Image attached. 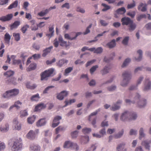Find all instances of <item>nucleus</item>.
Instances as JSON below:
<instances>
[{"label": "nucleus", "mask_w": 151, "mask_h": 151, "mask_svg": "<svg viewBox=\"0 0 151 151\" xmlns=\"http://www.w3.org/2000/svg\"><path fill=\"white\" fill-rule=\"evenodd\" d=\"M139 138L140 139H141L142 138L144 137L145 136V134L143 133V130L142 128H141L139 131Z\"/></svg>", "instance_id": "obj_53"}, {"label": "nucleus", "mask_w": 151, "mask_h": 151, "mask_svg": "<svg viewBox=\"0 0 151 151\" xmlns=\"http://www.w3.org/2000/svg\"><path fill=\"white\" fill-rule=\"evenodd\" d=\"M49 31L50 32H51V33L50 34H47V36H48V37H52L53 35V33L54 32V27H53V26L52 27H49Z\"/></svg>", "instance_id": "obj_44"}, {"label": "nucleus", "mask_w": 151, "mask_h": 151, "mask_svg": "<svg viewBox=\"0 0 151 151\" xmlns=\"http://www.w3.org/2000/svg\"><path fill=\"white\" fill-rule=\"evenodd\" d=\"M135 6V1H133V3L132 4H128L127 5V7L128 9H130L133 8Z\"/></svg>", "instance_id": "obj_61"}, {"label": "nucleus", "mask_w": 151, "mask_h": 151, "mask_svg": "<svg viewBox=\"0 0 151 151\" xmlns=\"http://www.w3.org/2000/svg\"><path fill=\"white\" fill-rule=\"evenodd\" d=\"M145 27L147 30H151V22L146 24L145 26Z\"/></svg>", "instance_id": "obj_63"}, {"label": "nucleus", "mask_w": 151, "mask_h": 151, "mask_svg": "<svg viewBox=\"0 0 151 151\" xmlns=\"http://www.w3.org/2000/svg\"><path fill=\"white\" fill-rule=\"evenodd\" d=\"M58 40L60 43V45L61 46L67 48L69 45V44H67L66 42L63 40V38L61 36L59 37Z\"/></svg>", "instance_id": "obj_15"}, {"label": "nucleus", "mask_w": 151, "mask_h": 151, "mask_svg": "<svg viewBox=\"0 0 151 151\" xmlns=\"http://www.w3.org/2000/svg\"><path fill=\"white\" fill-rule=\"evenodd\" d=\"M109 69L108 67H105V68L101 71V73L103 75L109 72Z\"/></svg>", "instance_id": "obj_42"}, {"label": "nucleus", "mask_w": 151, "mask_h": 151, "mask_svg": "<svg viewBox=\"0 0 151 151\" xmlns=\"http://www.w3.org/2000/svg\"><path fill=\"white\" fill-rule=\"evenodd\" d=\"M29 26L27 24L24 25L21 29V30L23 33H25L29 28Z\"/></svg>", "instance_id": "obj_41"}, {"label": "nucleus", "mask_w": 151, "mask_h": 151, "mask_svg": "<svg viewBox=\"0 0 151 151\" xmlns=\"http://www.w3.org/2000/svg\"><path fill=\"white\" fill-rule=\"evenodd\" d=\"M124 133V131L123 130H122L119 133L115 135L114 137L115 138H118L120 137Z\"/></svg>", "instance_id": "obj_54"}, {"label": "nucleus", "mask_w": 151, "mask_h": 151, "mask_svg": "<svg viewBox=\"0 0 151 151\" xmlns=\"http://www.w3.org/2000/svg\"><path fill=\"white\" fill-rule=\"evenodd\" d=\"M130 61L131 59L130 58H127L124 61L122 66H126L128 65L129 63L130 62Z\"/></svg>", "instance_id": "obj_51"}, {"label": "nucleus", "mask_w": 151, "mask_h": 151, "mask_svg": "<svg viewBox=\"0 0 151 151\" xmlns=\"http://www.w3.org/2000/svg\"><path fill=\"white\" fill-rule=\"evenodd\" d=\"M19 90L16 89H13L6 91L2 95V96L4 98H9L12 96H15L19 93Z\"/></svg>", "instance_id": "obj_4"}, {"label": "nucleus", "mask_w": 151, "mask_h": 151, "mask_svg": "<svg viewBox=\"0 0 151 151\" xmlns=\"http://www.w3.org/2000/svg\"><path fill=\"white\" fill-rule=\"evenodd\" d=\"M111 56H112L110 58L108 59L107 58L105 57L104 58V62L106 63L109 62V60H112L113 59L114 57L115 56V55L114 52H113L111 54Z\"/></svg>", "instance_id": "obj_36"}, {"label": "nucleus", "mask_w": 151, "mask_h": 151, "mask_svg": "<svg viewBox=\"0 0 151 151\" xmlns=\"http://www.w3.org/2000/svg\"><path fill=\"white\" fill-rule=\"evenodd\" d=\"M136 27V24L134 23L133 21H132V22L128 25L129 30L130 32H132L134 30Z\"/></svg>", "instance_id": "obj_24"}, {"label": "nucleus", "mask_w": 151, "mask_h": 151, "mask_svg": "<svg viewBox=\"0 0 151 151\" xmlns=\"http://www.w3.org/2000/svg\"><path fill=\"white\" fill-rule=\"evenodd\" d=\"M62 117L59 116H56L54 118L52 124V127L54 128L58 126L60 123L59 120L61 119Z\"/></svg>", "instance_id": "obj_9"}, {"label": "nucleus", "mask_w": 151, "mask_h": 151, "mask_svg": "<svg viewBox=\"0 0 151 151\" xmlns=\"http://www.w3.org/2000/svg\"><path fill=\"white\" fill-rule=\"evenodd\" d=\"M13 17L12 14H9L6 15V16H3L0 17V21L2 22H5L9 21L12 19Z\"/></svg>", "instance_id": "obj_8"}, {"label": "nucleus", "mask_w": 151, "mask_h": 151, "mask_svg": "<svg viewBox=\"0 0 151 151\" xmlns=\"http://www.w3.org/2000/svg\"><path fill=\"white\" fill-rule=\"evenodd\" d=\"M146 16L145 14H141L137 18V20L138 21H139L142 18H146Z\"/></svg>", "instance_id": "obj_62"}, {"label": "nucleus", "mask_w": 151, "mask_h": 151, "mask_svg": "<svg viewBox=\"0 0 151 151\" xmlns=\"http://www.w3.org/2000/svg\"><path fill=\"white\" fill-rule=\"evenodd\" d=\"M92 25V24H91L88 27H87L85 32L83 33V34L84 35H86L90 32V30L89 29L91 27Z\"/></svg>", "instance_id": "obj_56"}, {"label": "nucleus", "mask_w": 151, "mask_h": 151, "mask_svg": "<svg viewBox=\"0 0 151 151\" xmlns=\"http://www.w3.org/2000/svg\"><path fill=\"white\" fill-rule=\"evenodd\" d=\"M151 83L148 79H146L145 81L144 86L145 88L144 89V91L150 89L151 87Z\"/></svg>", "instance_id": "obj_17"}, {"label": "nucleus", "mask_w": 151, "mask_h": 151, "mask_svg": "<svg viewBox=\"0 0 151 151\" xmlns=\"http://www.w3.org/2000/svg\"><path fill=\"white\" fill-rule=\"evenodd\" d=\"M144 5V4L142 3H141L139 4V6H138V10H139L141 8L142 6V8L141 9V11L142 12H144L146 11L147 10V5L146 4H145V5L143 6Z\"/></svg>", "instance_id": "obj_28"}, {"label": "nucleus", "mask_w": 151, "mask_h": 151, "mask_svg": "<svg viewBox=\"0 0 151 151\" xmlns=\"http://www.w3.org/2000/svg\"><path fill=\"white\" fill-rule=\"evenodd\" d=\"M73 70V68L71 67H69L68 68L66 69L65 70V75L66 76V74H68L70 72Z\"/></svg>", "instance_id": "obj_64"}, {"label": "nucleus", "mask_w": 151, "mask_h": 151, "mask_svg": "<svg viewBox=\"0 0 151 151\" xmlns=\"http://www.w3.org/2000/svg\"><path fill=\"white\" fill-rule=\"evenodd\" d=\"M82 140H81L82 143L85 144L89 141V137L88 136H86L82 137Z\"/></svg>", "instance_id": "obj_39"}, {"label": "nucleus", "mask_w": 151, "mask_h": 151, "mask_svg": "<svg viewBox=\"0 0 151 151\" xmlns=\"http://www.w3.org/2000/svg\"><path fill=\"white\" fill-rule=\"evenodd\" d=\"M22 146V144L21 139L19 138L15 139L13 141L11 150L12 151H18L21 150Z\"/></svg>", "instance_id": "obj_2"}, {"label": "nucleus", "mask_w": 151, "mask_h": 151, "mask_svg": "<svg viewBox=\"0 0 151 151\" xmlns=\"http://www.w3.org/2000/svg\"><path fill=\"white\" fill-rule=\"evenodd\" d=\"M54 69L53 68H51L47 70H46L41 74V80H47L48 78L52 76Z\"/></svg>", "instance_id": "obj_3"}, {"label": "nucleus", "mask_w": 151, "mask_h": 151, "mask_svg": "<svg viewBox=\"0 0 151 151\" xmlns=\"http://www.w3.org/2000/svg\"><path fill=\"white\" fill-rule=\"evenodd\" d=\"M123 80L121 83V85L123 86L127 85L129 81L131 79V76L130 73L128 71H125L122 74Z\"/></svg>", "instance_id": "obj_5"}, {"label": "nucleus", "mask_w": 151, "mask_h": 151, "mask_svg": "<svg viewBox=\"0 0 151 151\" xmlns=\"http://www.w3.org/2000/svg\"><path fill=\"white\" fill-rule=\"evenodd\" d=\"M36 134L35 131L30 130L26 135V137L29 139L33 140L36 137Z\"/></svg>", "instance_id": "obj_12"}, {"label": "nucleus", "mask_w": 151, "mask_h": 151, "mask_svg": "<svg viewBox=\"0 0 151 151\" xmlns=\"http://www.w3.org/2000/svg\"><path fill=\"white\" fill-rule=\"evenodd\" d=\"M40 149V147L38 145L32 144L30 147V150L31 151H39Z\"/></svg>", "instance_id": "obj_18"}, {"label": "nucleus", "mask_w": 151, "mask_h": 151, "mask_svg": "<svg viewBox=\"0 0 151 151\" xmlns=\"http://www.w3.org/2000/svg\"><path fill=\"white\" fill-rule=\"evenodd\" d=\"M13 124L15 129L19 130L21 129V125L19 123L17 119L15 118L14 119Z\"/></svg>", "instance_id": "obj_13"}, {"label": "nucleus", "mask_w": 151, "mask_h": 151, "mask_svg": "<svg viewBox=\"0 0 151 151\" xmlns=\"http://www.w3.org/2000/svg\"><path fill=\"white\" fill-rule=\"evenodd\" d=\"M124 144H121L116 147L117 151H126V149L124 148Z\"/></svg>", "instance_id": "obj_25"}, {"label": "nucleus", "mask_w": 151, "mask_h": 151, "mask_svg": "<svg viewBox=\"0 0 151 151\" xmlns=\"http://www.w3.org/2000/svg\"><path fill=\"white\" fill-rule=\"evenodd\" d=\"M14 73V72L11 70L7 71L6 72L4 73V75L6 76V77H8L6 80V83L8 84L10 83H12L14 85L16 84L15 82L16 80L14 78H12L11 79L10 78H9L13 75Z\"/></svg>", "instance_id": "obj_6"}, {"label": "nucleus", "mask_w": 151, "mask_h": 151, "mask_svg": "<svg viewBox=\"0 0 151 151\" xmlns=\"http://www.w3.org/2000/svg\"><path fill=\"white\" fill-rule=\"evenodd\" d=\"M132 21L128 17H124L122 18L121 20L122 25H128L132 22Z\"/></svg>", "instance_id": "obj_10"}, {"label": "nucleus", "mask_w": 151, "mask_h": 151, "mask_svg": "<svg viewBox=\"0 0 151 151\" xmlns=\"http://www.w3.org/2000/svg\"><path fill=\"white\" fill-rule=\"evenodd\" d=\"M20 24V22L19 21H16L11 24L9 27H10V29L12 30L14 29L17 28L18 26Z\"/></svg>", "instance_id": "obj_16"}, {"label": "nucleus", "mask_w": 151, "mask_h": 151, "mask_svg": "<svg viewBox=\"0 0 151 151\" xmlns=\"http://www.w3.org/2000/svg\"><path fill=\"white\" fill-rule=\"evenodd\" d=\"M129 37H125L122 41V43L124 45H127L129 40Z\"/></svg>", "instance_id": "obj_59"}, {"label": "nucleus", "mask_w": 151, "mask_h": 151, "mask_svg": "<svg viewBox=\"0 0 151 151\" xmlns=\"http://www.w3.org/2000/svg\"><path fill=\"white\" fill-rule=\"evenodd\" d=\"M9 129V126L8 124L6 123L5 124V126L3 128L0 127V131L2 132H6Z\"/></svg>", "instance_id": "obj_26"}, {"label": "nucleus", "mask_w": 151, "mask_h": 151, "mask_svg": "<svg viewBox=\"0 0 151 151\" xmlns=\"http://www.w3.org/2000/svg\"><path fill=\"white\" fill-rule=\"evenodd\" d=\"M40 98L39 94L37 93L32 96L31 98V99L32 101H37Z\"/></svg>", "instance_id": "obj_38"}, {"label": "nucleus", "mask_w": 151, "mask_h": 151, "mask_svg": "<svg viewBox=\"0 0 151 151\" xmlns=\"http://www.w3.org/2000/svg\"><path fill=\"white\" fill-rule=\"evenodd\" d=\"M100 111V109H99L97 110H96L95 111H94L89 116L88 120L89 121H91V120L92 116L96 115L97 114L98 112L99 111Z\"/></svg>", "instance_id": "obj_47"}, {"label": "nucleus", "mask_w": 151, "mask_h": 151, "mask_svg": "<svg viewBox=\"0 0 151 151\" xmlns=\"http://www.w3.org/2000/svg\"><path fill=\"white\" fill-rule=\"evenodd\" d=\"M78 132L77 131H75L71 133V135L72 138H74L77 137Z\"/></svg>", "instance_id": "obj_57"}, {"label": "nucleus", "mask_w": 151, "mask_h": 151, "mask_svg": "<svg viewBox=\"0 0 151 151\" xmlns=\"http://www.w3.org/2000/svg\"><path fill=\"white\" fill-rule=\"evenodd\" d=\"M102 6H103L104 8L102 9V11L103 12L106 11L111 9V7L105 4L102 3Z\"/></svg>", "instance_id": "obj_45"}, {"label": "nucleus", "mask_w": 151, "mask_h": 151, "mask_svg": "<svg viewBox=\"0 0 151 151\" xmlns=\"http://www.w3.org/2000/svg\"><path fill=\"white\" fill-rule=\"evenodd\" d=\"M20 116L21 117L26 116L28 115L27 111L26 110L21 111H20Z\"/></svg>", "instance_id": "obj_50"}, {"label": "nucleus", "mask_w": 151, "mask_h": 151, "mask_svg": "<svg viewBox=\"0 0 151 151\" xmlns=\"http://www.w3.org/2000/svg\"><path fill=\"white\" fill-rule=\"evenodd\" d=\"M63 147L65 148H71L75 149L76 150H78L79 147L76 143H73L69 141H67L65 142Z\"/></svg>", "instance_id": "obj_7"}, {"label": "nucleus", "mask_w": 151, "mask_h": 151, "mask_svg": "<svg viewBox=\"0 0 151 151\" xmlns=\"http://www.w3.org/2000/svg\"><path fill=\"white\" fill-rule=\"evenodd\" d=\"M13 63L14 65H19V66H22V61L19 59H16L13 60Z\"/></svg>", "instance_id": "obj_35"}, {"label": "nucleus", "mask_w": 151, "mask_h": 151, "mask_svg": "<svg viewBox=\"0 0 151 151\" xmlns=\"http://www.w3.org/2000/svg\"><path fill=\"white\" fill-rule=\"evenodd\" d=\"M18 1L17 0L15 1L9 6L8 9H11L13 8L17 7L18 5Z\"/></svg>", "instance_id": "obj_34"}, {"label": "nucleus", "mask_w": 151, "mask_h": 151, "mask_svg": "<svg viewBox=\"0 0 151 151\" xmlns=\"http://www.w3.org/2000/svg\"><path fill=\"white\" fill-rule=\"evenodd\" d=\"M48 10L46 9L45 11H42L38 14V15L42 17L46 14L48 12Z\"/></svg>", "instance_id": "obj_46"}, {"label": "nucleus", "mask_w": 151, "mask_h": 151, "mask_svg": "<svg viewBox=\"0 0 151 151\" xmlns=\"http://www.w3.org/2000/svg\"><path fill=\"white\" fill-rule=\"evenodd\" d=\"M116 44L115 39L112 40L110 42L108 43L106 45L109 48H112L115 46Z\"/></svg>", "instance_id": "obj_23"}, {"label": "nucleus", "mask_w": 151, "mask_h": 151, "mask_svg": "<svg viewBox=\"0 0 151 151\" xmlns=\"http://www.w3.org/2000/svg\"><path fill=\"white\" fill-rule=\"evenodd\" d=\"M126 12V10L124 7H121L117 9L116 12L118 14H123Z\"/></svg>", "instance_id": "obj_31"}, {"label": "nucleus", "mask_w": 151, "mask_h": 151, "mask_svg": "<svg viewBox=\"0 0 151 151\" xmlns=\"http://www.w3.org/2000/svg\"><path fill=\"white\" fill-rule=\"evenodd\" d=\"M13 36L14 37L15 41H18L20 40V37L19 33H14L13 34Z\"/></svg>", "instance_id": "obj_37"}, {"label": "nucleus", "mask_w": 151, "mask_h": 151, "mask_svg": "<svg viewBox=\"0 0 151 151\" xmlns=\"http://www.w3.org/2000/svg\"><path fill=\"white\" fill-rule=\"evenodd\" d=\"M151 143V141H149L145 140L143 141L142 143V145L144 146L146 149L150 150V146L149 145Z\"/></svg>", "instance_id": "obj_21"}, {"label": "nucleus", "mask_w": 151, "mask_h": 151, "mask_svg": "<svg viewBox=\"0 0 151 151\" xmlns=\"http://www.w3.org/2000/svg\"><path fill=\"white\" fill-rule=\"evenodd\" d=\"M75 100L74 99L70 100L69 101H65V106H66L68 104H70L72 103H74L75 102Z\"/></svg>", "instance_id": "obj_60"}, {"label": "nucleus", "mask_w": 151, "mask_h": 151, "mask_svg": "<svg viewBox=\"0 0 151 151\" xmlns=\"http://www.w3.org/2000/svg\"><path fill=\"white\" fill-rule=\"evenodd\" d=\"M137 117L136 114L130 113L127 111H126L122 114L120 119L123 121L134 120L136 119Z\"/></svg>", "instance_id": "obj_1"}, {"label": "nucleus", "mask_w": 151, "mask_h": 151, "mask_svg": "<svg viewBox=\"0 0 151 151\" xmlns=\"http://www.w3.org/2000/svg\"><path fill=\"white\" fill-rule=\"evenodd\" d=\"M6 148V145L4 143L0 141V151L3 150Z\"/></svg>", "instance_id": "obj_52"}, {"label": "nucleus", "mask_w": 151, "mask_h": 151, "mask_svg": "<svg viewBox=\"0 0 151 151\" xmlns=\"http://www.w3.org/2000/svg\"><path fill=\"white\" fill-rule=\"evenodd\" d=\"M65 128L62 126H59L56 128L55 129L56 134H57L60 131H62L64 130Z\"/></svg>", "instance_id": "obj_49"}, {"label": "nucleus", "mask_w": 151, "mask_h": 151, "mask_svg": "<svg viewBox=\"0 0 151 151\" xmlns=\"http://www.w3.org/2000/svg\"><path fill=\"white\" fill-rule=\"evenodd\" d=\"M41 55L39 54H35L33 55L31 57L33 58L35 60H37L40 58Z\"/></svg>", "instance_id": "obj_58"}, {"label": "nucleus", "mask_w": 151, "mask_h": 151, "mask_svg": "<svg viewBox=\"0 0 151 151\" xmlns=\"http://www.w3.org/2000/svg\"><path fill=\"white\" fill-rule=\"evenodd\" d=\"M11 39L10 35L7 33H6L4 35V39L5 42L9 43Z\"/></svg>", "instance_id": "obj_33"}, {"label": "nucleus", "mask_w": 151, "mask_h": 151, "mask_svg": "<svg viewBox=\"0 0 151 151\" xmlns=\"http://www.w3.org/2000/svg\"><path fill=\"white\" fill-rule=\"evenodd\" d=\"M46 123V121L45 118L41 119L36 122V125L38 127H41L45 125Z\"/></svg>", "instance_id": "obj_14"}, {"label": "nucleus", "mask_w": 151, "mask_h": 151, "mask_svg": "<svg viewBox=\"0 0 151 151\" xmlns=\"http://www.w3.org/2000/svg\"><path fill=\"white\" fill-rule=\"evenodd\" d=\"M146 100L145 99L139 101L138 103V107L139 108L143 107L146 105Z\"/></svg>", "instance_id": "obj_27"}, {"label": "nucleus", "mask_w": 151, "mask_h": 151, "mask_svg": "<svg viewBox=\"0 0 151 151\" xmlns=\"http://www.w3.org/2000/svg\"><path fill=\"white\" fill-rule=\"evenodd\" d=\"M68 94V91H63L58 94L57 98L58 99L61 100L65 97L67 96Z\"/></svg>", "instance_id": "obj_11"}, {"label": "nucleus", "mask_w": 151, "mask_h": 151, "mask_svg": "<svg viewBox=\"0 0 151 151\" xmlns=\"http://www.w3.org/2000/svg\"><path fill=\"white\" fill-rule=\"evenodd\" d=\"M46 107V105L44 104H40L35 106V111H38L45 109Z\"/></svg>", "instance_id": "obj_20"}, {"label": "nucleus", "mask_w": 151, "mask_h": 151, "mask_svg": "<svg viewBox=\"0 0 151 151\" xmlns=\"http://www.w3.org/2000/svg\"><path fill=\"white\" fill-rule=\"evenodd\" d=\"M36 116L34 115L29 117L27 119V122L29 124H32L34 122Z\"/></svg>", "instance_id": "obj_32"}, {"label": "nucleus", "mask_w": 151, "mask_h": 151, "mask_svg": "<svg viewBox=\"0 0 151 151\" xmlns=\"http://www.w3.org/2000/svg\"><path fill=\"white\" fill-rule=\"evenodd\" d=\"M22 103L21 102L19 101H18L15 103L14 105L11 106L9 109V110H11L14 107H15L17 109H19L20 107L19 106L17 105L19 104L21 105Z\"/></svg>", "instance_id": "obj_30"}, {"label": "nucleus", "mask_w": 151, "mask_h": 151, "mask_svg": "<svg viewBox=\"0 0 151 151\" xmlns=\"http://www.w3.org/2000/svg\"><path fill=\"white\" fill-rule=\"evenodd\" d=\"M102 51L103 49L101 47H98L96 49L95 48V51H94V53H100L102 52Z\"/></svg>", "instance_id": "obj_55"}, {"label": "nucleus", "mask_w": 151, "mask_h": 151, "mask_svg": "<svg viewBox=\"0 0 151 151\" xmlns=\"http://www.w3.org/2000/svg\"><path fill=\"white\" fill-rule=\"evenodd\" d=\"M122 102V101L121 100H118L116 104H115L110 108L111 110L112 111H115L116 110L118 109L120 106L116 105V104H121Z\"/></svg>", "instance_id": "obj_19"}, {"label": "nucleus", "mask_w": 151, "mask_h": 151, "mask_svg": "<svg viewBox=\"0 0 151 151\" xmlns=\"http://www.w3.org/2000/svg\"><path fill=\"white\" fill-rule=\"evenodd\" d=\"M91 131V129L90 128H85L82 130V132L84 134L88 133Z\"/></svg>", "instance_id": "obj_48"}, {"label": "nucleus", "mask_w": 151, "mask_h": 151, "mask_svg": "<svg viewBox=\"0 0 151 151\" xmlns=\"http://www.w3.org/2000/svg\"><path fill=\"white\" fill-rule=\"evenodd\" d=\"M68 61L66 60L62 59L60 60L58 63V64L60 66L64 65L65 64L67 63Z\"/></svg>", "instance_id": "obj_43"}, {"label": "nucleus", "mask_w": 151, "mask_h": 151, "mask_svg": "<svg viewBox=\"0 0 151 151\" xmlns=\"http://www.w3.org/2000/svg\"><path fill=\"white\" fill-rule=\"evenodd\" d=\"M137 53L138 54L139 57L138 58H135V59L137 61H140L142 57V52L141 50H139L137 51Z\"/></svg>", "instance_id": "obj_29"}, {"label": "nucleus", "mask_w": 151, "mask_h": 151, "mask_svg": "<svg viewBox=\"0 0 151 151\" xmlns=\"http://www.w3.org/2000/svg\"><path fill=\"white\" fill-rule=\"evenodd\" d=\"M26 86L27 88L31 89H34L37 87V86L35 84H33L31 85L29 83H27L26 84Z\"/></svg>", "instance_id": "obj_40"}, {"label": "nucleus", "mask_w": 151, "mask_h": 151, "mask_svg": "<svg viewBox=\"0 0 151 151\" xmlns=\"http://www.w3.org/2000/svg\"><path fill=\"white\" fill-rule=\"evenodd\" d=\"M53 46H51L45 49L43 51V53L42 54V56L44 57L46 56L48 53L50 52Z\"/></svg>", "instance_id": "obj_22"}]
</instances>
